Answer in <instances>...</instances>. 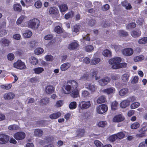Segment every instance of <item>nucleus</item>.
I'll list each match as a JSON object with an SVG mask.
<instances>
[{
  "instance_id": "obj_23",
  "label": "nucleus",
  "mask_w": 147,
  "mask_h": 147,
  "mask_svg": "<svg viewBox=\"0 0 147 147\" xmlns=\"http://www.w3.org/2000/svg\"><path fill=\"white\" fill-rule=\"evenodd\" d=\"M13 9L15 11L18 12L21 11L22 9V7L20 4L17 3L14 4L13 6Z\"/></svg>"
},
{
  "instance_id": "obj_29",
  "label": "nucleus",
  "mask_w": 147,
  "mask_h": 147,
  "mask_svg": "<svg viewBox=\"0 0 147 147\" xmlns=\"http://www.w3.org/2000/svg\"><path fill=\"white\" fill-rule=\"evenodd\" d=\"M74 12L72 11H71L65 14L64 18L65 19L68 20L72 17L74 16Z\"/></svg>"
},
{
  "instance_id": "obj_41",
  "label": "nucleus",
  "mask_w": 147,
  "mask_h": 147,
  "mask_svg": "<svg viewBox=\"0 0 147 147\" xmlns=\"http://www.w3.org/2000/svg\"><path fill=\"white\" fill-rule=\"evenodd\" d=\"M49 98H44L40 101V103L42 105H46L49 102Z\"/></svg>"
},
{
  "instance_id": "obj_50",
  "label": "nucleus",
  "mask_w": 147,
  "mask_h": 147,
  "mask_svg": "<svg viewBox=\"0 0 147 147\" xmlns=\"http://www.w3.org/2000/svg\"><path fill=\"white\" fill-rule=\"evenodd\" d=\"M116 134L112 135L110 136L109 138V140L111 142H113L117 139Z\"/></svg>"
},
{
  "instance_id": "obj_63",
  "label": "nucleus",
  "mask_w": 147,
  "mask_h": 147,
  "mask_svg": "<svg viewBox=\"0 0 147 147\" xmlns=\"http://www.w3.org/2000/svg\"><path fill=\"white\" fill-rule=\"evenodd\" d=\"M7 58L9 60L11 61L14 59V55L13 53H9L8 54Z\"/></svg>"
},
{
  "instance_id": "obj_35",
  "label": "nucleus",
  "mask_w": 147,
  "mask_h": 147,
  "mask_svg": "<svg viewBox=\"0 0 147 147\" xmlns=\"http://www.w3.org/2000/svg\"><path fill=\"white\" fill-rule=\"evenodd\" d=\"M85 51L87 52H91L94 50V47L92 45H88L85 47Z\"/></svg>"
},
{
  "instance_id": "obj_4",
  "label": "nucleus",
  "mask_w": 147,
  "mask_h": 147,
  "mask_svg": "<svg viewBox=\"0 0 147 147\" xmlns=\"http://www.w3.org/2000/svg\"><path fill=\"white\" fill-rule=\"evenodd\" d=\"M13 66L15 68L20 69H23L26 68L24 62H22L21 60H18L13 64Z\"/></svg>"
},
{
  "instance_id": "obj_32",
  "label": "nucleus",
  "mask_w": 147,
  "mask_h": 147,
  "mask_svg": "<svg viewBox=\"0 0 147 147\" xmlns=\"http://www.w3.org/2000/svg\"><path fill=\"white\" fill-rule=\"evenodd\" d=\"M128 92V89L127 88H124L120 90L119 94L120 96H123L126 94Z\"/></svg>"
},
{
  "instance_id": "obj_49",
  "label": "nucleus",
  "mask_w": 147,
  "mask_h": 147,
  "mask_svg": "<svg viewBox=\"0 0 147 147\" xmlns=\"http://www.w3.org/2000/svg\"><path fill=\"white\" fill-rule=\"evenodd\" d=\"M102 54L104 56L106 57L111 56V52L107 49L104 50Z\"/></svg>"
},
{
  "instance_id": "obj_55",
  "label": "nucleus",
  "mask_w": 147,
  "mask_h": 147,
  "mask_svg": "<svg viewBox=\"0 0 147 147\" xmlns=\"http://www.w3.org/2000/svg\"><path fill=\"white\" fill-rule=\"evenodd\" d=\"M140 103L138 102H135L133 103L131 105V108L132 109H135L140 105Z\"/></svg>"
},
{
  "instance_id": "obj_36",
  "label": "nucleus",
  "mask_w": 147,
  "mask_h": 147,
  "mask_svg": "<svg viewBox=\"0 0 147 147\" xmlns=\"http://www.w3.org/2000/svg\"><path fill=\"white\" fill-rule=\"evenodd\" d=\"M118 107V103L116 101H114L112 102L111 105V108L112 110H116Z\"/></svg>"
},
{
  "instance_id": "obj_1",
  "label": "nucleus",
  "mask_w": 147,
  "mask_h": 147,
  "mask_svg": "<svg viewBox=\"0 0 147 147\" xmlns=\"http://www.w3.org/2000/svg\"><path fill=\"white\" fill-rule=\"evenodd\" d=\"M67 83L68 84L66 85L65 86V89L67 91L62 88L61 90L62 93L68 94L71 93V91L78 89V84L76 81L72 80H70L67 82Z\"/></svg>"
},
{
  "instance_id": "obj_8",
  "label": "nucleus",
  "mask_w": 147,
  "mask_h": 147,
  "mask_svg": "<svg viewBox=\"0 0 147 147\" xmlns=\"http://www.w3.org/2000/svg\"><path fill=\"white\" fill-rule=\"evenodd\" d=\"M133 52V50L132 49L129 48L125 49L122 51V54L126 56H129L132 55Z\"/></svg>"
},
{
  "instance_id": "obj_22",
  "label": "nucleus",
  "mask_w": 147,
  "mask_h": 147,
  "mask_svg": "<svg viewBox=\"0 0 147 147\" xmlns=\"http://www.w3.org/2000/svg\"><path fill=\"white\" fill-rule=\"evenodd\" d=\"M71 92H72L71 94V97L76 98L79 96V90L78 89L74 90L73 91H71Z\"/></svg>"
},
{
  "instance_id": "obj_25",
  "label": "nucleus",
  "mask_w": 147,
  "mask_h": 147,
  "mask_svg": "<svg viewBox=\"0 0 147 147\" xmlns=\"http://www.w3.org/2000/svg\"><path fill=\"white\" fill-rule=\"evenodd\" d=\"M77 136L79 138L84 136L85 134V131L84 129H80L76 131Z\"/></svg>"
},
{
  "instance_id": "obj_6",
  "label": "nucleus",
  "mask_w": 147,
  "mask_h": 147,
  "mask_svg": "<svg viewBox=\"0 0 147 147\" xmlns=\"http://www.w3.org/2000/svg\"><path fill=\"white\" fill-rule=\"evenodd\" d=\"M91 105L90 101H81L79 102L78 107L81 109H87L90 107Z\"/></svg>"
},
{
  "instance_id": "obj_43",
  "label": "nucleus",
  "mask_w": 147,
  "mask_h": 147,
  "mask_svg": "<svg viewBox=\"0 0 147 147\" xmlns=\"http://www.w3.org/2000/svg\"><path fill=\"white\" fill-rule=\"evenodd\" d=\"M32 34V32L31 31L27 30L26 32L23 34L24 37H31Z\"/></svg>"
},
{
  "instance_id": "obj_24",
  "label": "nucleus",
  "mask_w": 147,
  "mask_h": 147,
  "mask_svg": "<svg viewBox=\"0 0 147 147\" xmlns=\"http://www.w3.org/2000/svg\"><path fill=\"white\" fill-rule=\"evenodd\" d=\"M29 60L30 63L33 65H36L38 63V59L34 57H32L29 59Z\"/></svg>"
},
{
  "instance_id": "obj_51",
  "label": "nucleus",
  "mask_w": 147,
  "mask_h": 147,
  "mask_svg": "<svg viewBox=\"0 0 147 147\" xmlns=\"http://www.w3.org/2000/svg\"><path fill=\"white\" fill-rule=\"evenodd\" d=\"M140 126L138 122H135L131 125V128L132 129H136Z\"/></svg>"
},
{
  "instance_id": "obj_33",
  "label": "nucleus",
  "mask_w": 147,
  "mask_h": 147,
  "mask_svg": "<svg viewBox=\"0 0 147 147\" xmlns=\"http://www.w3.org/2000/svg\"><path fill=\"white\" fill-rule=\"evenodd\" d=\"M43 131L39 129H36L34 131V135L36 136L40 137L42 135Z\"/></svg>"
},
{
  "instance_id": "obj_13",
  "label": "nucleus",
  "mask_w": 147,
  "mask_h": 147,
  "mask_svg": "<svg viewBox=\"0 0 147 147\" xmlns=\"http://www.w3.org/2000/svg\"><path fill=\"white\" fill-rule=\"evenodd\" d=\"M15 96V94L12 92L5 93L4 95V98L5 100H10L13 99Z\"/></svg>"
},
{
  "instance_id": "obj_40",
  "label": "nucleus",
  "mask_w": 147,
  "mask_h": 147,
  "mask_svg": "<svg viewBox=\"0 0 147 147\" xmlns=\"http://www.w3.org/2000/svg\"><path fill=\"white\" fill-rule=\"evenodd\" d=\"M55 32L58 34L62 33L63 32V30L59 26H56L55 28Z\"/></svg>"
},
{
  "instance_id": "obj_54",
  "label": "nucleus",
  "mask_w": 147,
  "mask_h": 147,
  "mask_svg": "<svg viewBox=\"0 0 147 147\" xmlns=\"http://www.w3.org/2000/svg\"><path fill=\"white\" fill-rule=\"evenodd\" d=\"M144 59L143 56H139L134 58V61L136 62L139 61Z\"/></svg>"
},
{
  "instance_id": "obj_58",
  "label": "nucleus",
  "mask_w": 147,
  "mask_h": 147,
  "mask_svg": "<svg viewBox=\"0 0 147 147\" xmlns=\"http://www.w3.org/2000/svg\"><path fill=\"white\" fill-rule=\"evenodd\" d=\"M107 123L106 121H101L98 122V125L100 127H104L107 124Z\"/></svg>"
},
{
  "instance_id": "obj_42",
  "label": "nucleus",
  "mask_w": 147,
  "mask_h": 147,
  "mask_svg": "<svg viewBox=\"0 0 147 147\" xmlns=\"http://www.w3.org/2000/svg\"><path fill=\"white\" fill-rule=\"evenodd\" d=\"M25 18V17L24 16L21 15L17 20L16 24L18 25L21 24Z\"/></svg>"
},
{
  "instance_id": "obj_47",
  "label": "nucleus",
  "mask_w": 147,
  "mask_h": 147,
  "mask_svg": "<svg viewBox=\"0 0 147 147\" xmlns=\"http://www.w3.org/2000/svg\"><path fill=\"white\" fill-rule=\"evenodd\" d=\"M90 74V73L86 72L81 76L80 79L84 80H86L88 78Z\"/></svg>"
},
{
  "instance_id": "obj_30",
  "label": "nucleus",
  "mask_w": 147,
  "mask_h": 147,
  "mask_svg": "<svg viewBox=\"0 0 147 147\" xmlns=\"http://www.w3.org/2000/svg\"><path fill=\"white\" fill-rule=\"evenodd\" d=\"M2 140L3 141L2 144H5L7 143L9 140V138L8 136L7 135L2 134Z\"/></svg>"
},
{
  "instance_id": "obj_19",
  "label": "nucleus",
  "mask_w": 147,
  "mask_h": 147,
  "mask_svg": "<svg viewBox=\"0 0 147 147\" xmlns=\"http://www.w3.org/2000/svg\"><path fill=\"white\" fill-rule=\"evenodd\" d=\"M129 76L130 74L127 73H125L122 75L121 77V79L122 81L124 83L127 82L128 81Z\"/></svg>"
},
{
  "instance_id": "obj_64",
  "label": "nucleus",
  "mask_w": 147,
  "mask_h": 147,
  "mask_svg": "<svg viewBox=\"0 0 147 147\" xmlns=\"http://www.w3.org/2000/svg\"><path fill=\"white\" fill-rule=\"evenodd\" d=\"M45 58L46 61H51L53 60V57L51 55H47L45 56Z\"/></svg>"
},
{
  "instance_id": "obj_7",
  "label": "nucleus",
  "mask_w": 147,
  "mask_h": 147,
  "mask_svg": "<svg viewBox=\"0 0 147 147\" xmlns=\"http://www.w3.org/2000/svg\"><path fill=\"white\" fill-rule=\"evenodd\" d=\"M26 136L25 133L22 132H18L14 135V137L17 140H22L24 139Z\"/></svg>"
},
{
  "instance_id": "obj_14",
  "label": "nucleus",
  "mask_w": 147,
  "mask_h": 147,
  "mask_svg": "<svg viewBox=\"0 0 147 147\" xmlns=\"http://www.w3.org/2000/svg\"><path fill=\"white\" fill-rule=\"evenodd\" d=\"M79 45L77 42H73L69 44L68 49L71 50L76 49L78 48Z\"/></svg>"
},
{
  "instance_id": "obj_20",
  "label": "nucleus",
  "mask_w": 147,
  "mask_h": 147,
  "mask_svg": "<svg viewBox=\"0 0 147 147\" xmlns=\"http://www.w3.org/2000/svg\"><path fill=\"white\" fill-rule=\"evenodd\" d=\"M124 117L121 115H119L115 117L113 119L114 122H119L123 121Z\"/></svg>"
},
{
  "instance_id": "obj_57",
  "label": "nucleus",
  "mask_w": 147,
  "mask_h": 147,
  "mask_svg": "<svg viewBox=\"0 0 147 147\" xmlns=\"http://www.w3.org/2000/svg\"><path fill=\"white\" fill-rule=\"evenodd\" d=\"M118 139H121L124 138L125 135L123 132H120L116 134Z\"/></svg>"
},
{
  "instance_id": "obj_15",
  "label": "nucleus",
  "mask_w": 147,
  "mask_h": 147,
  "mask_svg": "<svg viewBox=\"0 0 147 147\" xmlns=\"http://www.w3.org/2000/svg\"><path fill=\"white\" fill-rule=\"evenodd\" d=\"M60 12L61 13L67 11L68 7L66 4L63 3L58 6Z\"/></svg>"
},
{
  "instance_id": "obj_2",
  "label": "nucleus",
  "mask_w": 147,
  "mask_h": 147,
  "mask_svg": "<svg viewBox=\"0 0 147 147\" xmlns=\"http://www.w3.org/2000/svg\"><path fill=\"white\" fill-rule=\"evenodd\" d=\"M121 61V59L117 57L110 59L109 61V63L110 64H113L111 67L115 69L126 67L127 64L125 63H120Z\"/></svg>"
},
{
  "instance_id": "obj_37",
  "label": "nucleus",
  "mask_w": 147,
  "mask_h": 147,
  "mask_svg": "<svg viewBox=\"0 0 147 147\" xmlns=\"http://www.w3.org/2000/svg\"><path fill=\"white\" fill-rule=\"evenodd\" d=\"M58 12V9L54 7H51L49 8V12L51 14H55Z\"/></svg>"
},
{
  "instance_id": "obj_39",
  "label": "nucleus",
  "mask_w": 147,
  "mask_h": 147,
  "mask_svg": "<svg viewBox=\"0 0 147 147\" xmlns=\"http://www.w3.org/2000/svg\"><path fill=\"white\" fill-rule=\"evenodd\" d=\"M131 34L133 37H138L140 36L141 32L139 31L138 32L135 30H133L131 32Z\"/></svg>"
},
{
  "instance_id": "obj_3",
  "label": "nucleus",
  "mask_w": 147,
  "mask_h": 147,
  "mask_svg": "<svg viewBox=\"0 0 147 147\" xmlns=\"http://www.w3.org/2000/svg\"><path fill=\"white\" fill-rule=\"evenodd\" d=\"M40 24V21L37 18H34L28 22V27L34 30L37 29Z\"/></svg>"
},
{
  "instance_id": "obj_17",
  "label": "nucleus",
  "mask_w": 147,
  "mask_h": 147,
  "mask_svg": "<svg viewBox=\"0 0 147 147\" xmlns=\"http://www.w3.org/2000/svg\"><path fill=\"white\" fill-rule=\"evenodd\" d=\"M54 90V88L52 86L49 85L47 86L45 88V92L48 94H50L53 93Z\"/></svg>"
},
{
  "instance_id": "obj_21",
  "label": "nucleus",
  "mask_w": 147,
  "mask_h": 147,
  "mask_svg": "<svg viewBox=\"0 0 147 147\" xmlns=\"http://www.w3.org/2000/svg\"><path fill=\"white\" fill-rule=\"evenodd\" d=\"M35 74H39L42 73L44 71L43 68L42 67H37L34 68L33 69Z\"/></svg>"
},
{
  "instance_id": "obj_9",
  "label": "nucleus",
  "mask_w": 147,
  "mask_h": 147,
  "mask_svg": "<svg viewBox=\"0 0 147 147\" xmlns=\"http://www.w3.org/2000/svg\"><path fill=\"white\" fill-rule=\"evenodd\" d=\"M147 130V125L143 126L142 128L139 130V133L136 134L137 137H142L144 136V132Z\"/></svg>"
},
{
  "instance_id": "obj_56",
  "label": "nucleus",
  "mask_w": 147,
  "mask_h": 147,
  "mask_svg": "<svg viewBox=\"0 0 147 147\" xmlns=\"http://www.w3.org/2000/svg\"><path fill=\"white\" fill-rule=\"evenodd\" d=\"M24 1L26 7L31 6L33 4V0H24Z\"/></svg>"
},
{
  "instance_id": "obj_60",
  "label": "nucleus",
  "mask_w": 147,
  "mask_h": 147,
  "mask_svg": "<svg viewBox=\"0 0 147 147\" xmlns=\"http://www.w3.org/2000/svg\"><path fill=\"white\" fill-rule=\"evenodd\" d=\"M94 143L97 147H103V144L98 140H95Z\"/></svg>"
},
{
  "instance_id": "obj_18",
  "label": "nucleus",
  "mask_w": 147,
  "mask_h": 147,
  "mask_svg": "<svg viewBox=\"0 0 147 147\" xmlns=\"http://www.w3.org/2000/svg\"><path fill=\"white\" fill-rule=\"evenodd\" d=\"M129 101L127 99L122 101L120 104V107L123 108H125L130 105Z\"/></svg>"
},
{
  "instance_id": "obj_59",
  "label": "nucleus",
  "mask_w": 147,
  "mask_h": 147,
  "mask_svg": "<svg viewBox=\"0 0 147 147\" xmlns=\"http://www.w3.org/2000/svg\"><path fill=\"white\" fill-rule=\"evenodd\" d=\"M1 42L2 44L4 45L5 46H7L9 44V41L5 38L2 39Z\"/></svg>"
},
{
  "instance_id": "obj_11",
  "label": "nucleus",
  "mask_w": 147,
  "mask_h": 147,
  "mask_svg": "<svg viewBox=\"0 0 147 147\" xmlns=\"http://www.w3.org/2000/svg\"><path fill=\"white\" fill-rule=\"evenodd\" d=\"M100 61V59L96 56L94 54L92 59L90 61V64L92 65H94L99 63Z\"/></svg>"
},
{
  "instance_id": "obj_62",
  "label": "nucleus",
  "mask_w": 147,
  "mask_h": 147,
  "mask_svg": "<svg viewBox=\"0 0 147 147\" xmlns=\"http://www.w3.org/2000/svg\"><path fill=\"white\" fill-rule=\"evenodd\" d=\"M80 27L79 25H76L74 26L73 31L76 33L79 31Z\"/></svg>"
},
{
  "instance_id": "obj_38",
  "label": "nucleus",
  "mask_w": 147,
  "mask_h": 147,
  "mask_svg": "<svg viewBox=\"0 0 147 147\" xmlns=\"http://www.w3.org/2000/svg\"><path fill=\"white\" fill-rule=\"evenodd\" d=\"M44 52V50L41 48H38L35 49L34 53L35 54L39 55L42 53Z\"/></svg>"
},
{
  "instance_id": "obj_61",
  "label": "nucleus",
  "mask_w": 147,
  "mask_h": 147,
  "mask_svg": "<svg viewBox=\"0 0 147 147\" xmlns=\"http://www.w3.org/2000/svg\"><path fill=\"white\" fill-rule=\"evenodd\" d=\"M120 77L118 75H112L111 76V78L113 80H116L119 79Z\"/></svg>"
},
{
  "instance_id": "obj_12",
  "label": "nucleus",
  "mask_w": 147,
  "mask_h": 147,
  "mask_svg": "<svg viewBox=\"0 0 147 147\" xmlns=\"http://www.w3.org/2000/svg\"><path fill=\"white\" fill-rule=\"evenodd\" d=\"M110 80V78L105 77L103 79L100 80L98 82L101 86H105L106 85Z\"/></svg>"
},
{
  "instance_id": "obj_27",
  "label": "nucleus",
  "mask_w": 147,
  "mask_h": 147,
  "mask_svg": "<svg viewBox=\"0 0 147 147\" xmlns=\"http://www.w3.org/2000/svg\"><path fill=\"white\" fill-rule=\"evenodd\" d=\"M61 113L60 112L54 113L50 115V117L51 119H57L61 116Z\"/></svg>"
},
{
  "instance_id": "obj_45",
  "label": "nucleus",
  "mask_w": 147,
  "mask_h": 147,
  "mask_svg": "<svg viewBox=\"0 0 147 147\" xmlns=\"http://www.w3.org/2000/svg\"><path fill=\"white\" fill-rule=\"evenodd\" d=\"M19 127L16 125L14 124L10 125L8 127V129L10 130H14L18 129Z\"/></svg>"
},
{
  "instance_id": "obj_5",
  "label": "nucleus",
  "mask_w": 147,
  "mask_h": 147,
  "mask_svg": "<svg viewBox=\"0 0 147 147\" xmlns=\"http://www.w3.org/2000/svg\"><path fill=\"white\" fill-rule=\"evenodd\" d=\"M108 110L107 106L102 104L99 105L96 108L97 112L99 114H102L106 112Z\"/></svg>"
},
{
  "instance_id": "obj_46",
  "label": "nucleus",
  "mask_w": 147,
  "mask_h": 147,
  "mask_svg": "<svg viewBox=\"0 0 147 147\" xmlns=\"http://www.w3.org/2000/svg\"><path fill=\"white\" fill-rule=\"evenodd\" d=\"M35 7L37 8H40L41 7L42 4L40 0H38L35 2L34 4Z\"/></svg>"
},
{
  "instance_id": "obj_44",
  "label": "nucleus",
  "mask_w": 147,
  "mask_h": 147,
  "mask_svg": "<svg viewBox=\"0 0 147 147\" xmlns=\"http://www.w3.org/2000/svg\"><path fill=\"white\" fill-rule=\"evenodd\" d=\"M12 86V85L11 84H7L4 85H1V87L2 88L6 90H8L10 89Z\"/></svg>"
},
{
  "instance_id": "obj_26",
  "label": "nucleus",
  "mask_w": 147,
  "mask_h": 147,
  "mask_svg": "<svg viewBox=\"0 0 147 147\" xmlns=\"http://www.w3.org/2000/svg\"><path fill=\"white\" fill-rule=\"evenodd\" d=\"M115 91V88L113 87H111L104 90H103V92L104 93H106L108 94H110L113 93Z\"/></svg>"
},
{
  "instance_id": "obj_48",
  "label": "nucleus",
  "mask_w": 147,
  "mask_h": 147,
  "mask_svg": "<svg viewBox=\"0 0 147 147\" xmlns=\"http://www.w3.org/2000/svg\"><path fill=\"white\" fill-rule=\"evenodd\" d=\"M76 102H71L69 105V108L70 109H74L76 107Z\"/></svg>"
},
{
  "instance_id": "obj_34",
  "label": "nucleus",
  "mask_w": 147,
  "mask_h": 147,
  "mask_svg": "<svg viewBox=\"0 0 147 147\" xmlns=\"http://www.w3.org/2000/svg\"><path fill=\"white\" fill-rule=\"evenodd\" d=\"M106 101V98L104 96H102L99 97L97 100V103L98 104H101L105 102Z\"/></svg>"
},
{
  "instance_id": "obj_52",
  "label": "nucleus",
  "mask_w": 147,
  "mask_h": 147,
  "mask_svg": "<svg viewBox=\"0 0 147 147\" xmlns=\"http://www.w3.org/2000/svg\"><path fill=\"white\" fill-rule=\"evenodd\" d=\"M128 28H133L136 27V24L135 22H132L128 24L126 26Z\"/></svg>"
},
{
  "instance_id": "obj_16",
  "label": "nucleus",
  "mask_w": 147,
  "mask_h": 147,
  "mask_svg": "<svg viewBox=\"0 0 147 147\" xmlns=\"http://www.w3.org/2000/svg\"><path fill=\"white\" fill-rule=\"evenodd\" d=\"M71 64L67 62L64 63L61 66V70L62 71H65L69 68L71 66Z\"/></svg>"
},
{
  "instance_id": "obj_53",
  "label": "nucleus",
  "mask_w": 147,
  "mask_h": 147,
  "mask_svg": "<svg viewBox=\"0 0 147 147\" xmlns=\"http://www.w3.org/2000/svg\"><path fill=\"white\" fill-rule=\"evenodd\" d=\"M138 42L140 44H144L147 42V37H143L139 40Z\"/></svg>"
},
{
  "instance_id": "obj_31",
  "label": "nucleus",
  "mask_w": 147,
  "mask_h": 147,
  "mask_svg": "<svg viewBox=\"0 0 147 147\" xmlns=\"http://www.w3.org/2000/svg\"><path fill=\"white\" fill-rule=\"evenodd\" d=\"M118 35L121 36L126 37L128 36V33L124 30H119L118 32Z\"/></svg>"
},
{
  "instance_id": "obj_10",
  "label": "nucleus",
  "mask_w": 147,
  "mask_h": 147,
  "mask_svg": "<svg viewBox=\"0 0 147 147\" xmlns=\"http://www.w3.org/2000/svg\"><path fill=\"white\" fill-rule=\"evenodd\" d=\"M85 88L89 90L91 92V93L94 92L97 88L96 86L88 83L86 84Z\"/></svg>"
},
{
  "instance_id": "obj_28",
  "label": "nucleus",
  "mask_w": 147,
  "mask_h": 147,
  "mask_svg": "<svg viewBox=\"0 0 147 147\" xmlns=\"http://www.w3.org/2000/svg\"><path fill=\"white\" fill-rule=\"evenodd\" d=\"M90 95V92L87 90H84L82 91L81 96L83 98H87Z\"/></svg>"
}]
</instances>
